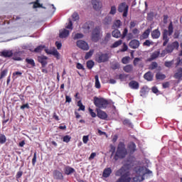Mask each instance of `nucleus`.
Segmentation results:
<instances>
[{
  "label": "nucleus",
  "mask_w": 182,
  "mask_h": 182,
  "mask_svg": "<svg viewBox=\"0 0 182 182\" xmlns=\"http://www.w3.org/2000/svg\"><path fill=\"white\" fill-rule=\"evenodd\" d=\"M112 36L113 38H116L117 39H119V38H122V33L119 29L115 28L112 32Z\"/></svg>",
  "instance_id": "obj_26"
},
{
  "label": "nucleus",
  "mask_w": 182,
  "mask_h": 182,
  "mask_svg": "<svg viewBox=\"0 0 182 182\" xmlns=\"http://www.w3.org/2000/svg\"><path fill=\"white\" fill-rule=\"evenodd\" d=\"M95 59L97 63H105V62L109 60V54L101 53L97 55Z\"/></svg>",
  "instance_id": "obj_8"
},
{
  "label": "nucleus",
  "mask_w": 182,
  "mask_h": 182,
  "mask_svg": "<svg viewBox=\"0 0 182 182\" xmlns=\"http://www.w3.org/2000/svg\"><path fill=\"white\" fill-rule=\"evenodd\" d=\"M97 117L99 119H101V120H107V117H109L106 112L100 109H96Z\"/></svg>",
  "instance_id": "obj_10"
},
{
  "label": "nucleus",
  "mask_w": 182,
  "mask_h": 182,
  "mask_svg": "<svg viewBox=\"0 0 182 182\" xmlns=\"http://www.w3.org/2000/svg\"><path fill=\"white\" fill-rule=\"evenodd\" d=\"M25 62L28 65V68H35L36 66L35 60L32 58H26Z\"/></svg>",
  "instance_id": "obj_25"
},
{
  "label": "nucleus",
  "mask_w": 182,
  "mask_h": 182,
  "mask_svg": "<svg viewBox=\"0 0 182 182\" xmlns=\"http://www.w3.org/2000/svg\"><path fill=\"white\" fill-rule=\"evenodd\" d=\"M117 11L120 14L123 13L122 16L124 18H127L129 14V5H127L126 2H122L119 4Z\"/></svg>",
  "instance_id": "obj_6"
},
{
  "label": "nucleus",
  "mask_w": 182,
  "mask_h": 182,
  "mask_svg": "<svg viewBox=\"0 0 182 182\" xmlns=\"http://www.w3.org/2000/svg\"><path fill=\"white\" fill-rule=\"evenodd\" d=\"M111 174H112V168H106L103 171L102 177H105V178H107V177H110Z\"/></svg>",
  "instance_id": "obj_23"
},
{
  "label": "nucleus",
  "mask_w": 182,
  "mask_h": 182,
  "mask_svg": "<svg viewBox=\"0 0 182 182\" xmlns=\"http://www.w3.org/2000/svg\"><path fill=\"white\" fill-rule=\"evenodd\" d=\"M123 70H124L126 73H132V72H133V65H127L123 68Z\"/></svg>",
  "instance_id": "obj_33"
},
{
  "label": "nucleus",
  "mask_w": 182,
  "mask_h": 182,
  "mask_svg": "<svg viewBox=\"0 0 182 182\" xmlns=\"http://www.w3.org/2000/svg\"><path fill=\"white\" fill-rule=\"evenodd\" d=\"M71 139H72V137L70 136L65 135L63 138V141H64L65 143H69V141H70Z\"/></svg>",
  "instance_id": "obj_52"
},
{
  "label": "nucleus",
  "mask_w": 182,
  "mask_h": 182,
  "mask_svg": "<svg viewBox=\"0 0 182 182\" xmlns=\"http://www.w3.org/2000/svg\"><path fill=\"white\" fill-rule=\"evenodd\" d=\"M66 29H73V23H72V20L69 21L68 25L65 26Z\"/></svg>",
  "instance_id": "obj_60"
},
{
  "label": "nucleus",
  "mask_w": 182,
  "mask_h": 182,
  "mask_svg": "<svg viewBox=\"0 0 182 182\" xmlns=\"http://www.w3.org/2000/svg\"><path fill=\"white\" fill-rule=\"evenodd\" d=\"M94 105L97 109H106L109 105V101L103 97H94Z\"/></svg>",
  "instance_id": "obj_5"
},
{
  "label": "nucleus",
  "mask_w": 182,
  "mask_h": 182,
  "mask_svg": "<svg viewBox=\"0 0 182 182\" xmlns=\"http://www.w3.org/2000/svg\"><path fill=\"white\" fill-rule=\"evenodd\" d=\"M151 45H153V42L150 41V40H146L143 43L144 46H150Z\"/></svg>",
  "instance_id": "obj_56"
},
{
  "label": "nucleus",
  "mask_w": 182,
  "mask_h": 182,
  "mask_svg": "<svg viewBox=\"0 0 182 182\" xmlns=\"http://www.w3.org/2000/svg\"><path fill=\"white\" fill-rule=\"evenodd\" d=\"M73 173H75V168L70 167V166H67L65 168V173L67 176H70V174H73Z\"/></svg>",
  "instance_id": "obj_32"
},
{
  "label": "nucleus",
  "mask_w": 182,
  "mask_h": 182,
  "mask_svg": "<svg viewBox=\"0 0 182 182\" xmlns=\"http://www.w3.org/2000/svg\"><path fill=\"white\" fill-rule=\"evenodd\" d=\"M6 143V136L4 134H0V144Z\"/></svg>",
  "instance_id": "obj_40"
},
{
  "label": "nucleus",
  "mask_w": 182,
  "mask_h": 182,
  "mask_svg": "<svg viewBox=\"0 0 182 182\" xmlns=\"http://www.w3.org/2000/svg\"><path fill=\"white\" fill-rule=\"evenodd\" d=\"M82 141H83L84 144H87V141H89V135L83 136Z\"/></svg>",
  "instance_id": "obj_57"
},
{
  "label": "nucleus",
  "mask_w": 182,
  "mask_h": 182,
  "mask_svg": "<svg viewBox=\"0 0 182 182\" xmlns=\"http://www.w3.org/2000/svg\"><path fill=\"white\" fill-rule=\"evenodd\" d=\"M134 66H137L138 68H144V63H143V60L140 58H135L133 61Z\"/></svg>",
  "instance_id": "obj_18"
},
{
  "label": "nucleus",
  "mask_w": 182,
  "mask_h": 182,
  "mask_svg": "<svg viewBox=\"0 0 182 182\" xmlns=\"http://www.w3.org/2000/svg\"><path fill=\"white\" fill-rule=\"evenodd\" d=\"M173 77L178 80H181L182 79V68H178L173 75Z\"/></svg>",
  "instance_id": "obj_20"
},
{
  "label": "nucleus",
  "mask_w": 182,
  "mask_h": 182,
  "mask_svg": "<svg viewBox=\"0 0 182 182\" xmlns=\"http://www.w3.org/2000/svg\"><path fill=\"white\" fill-rule=\"evenodd\" d=\"M43 49H45V46H38L37 48L34 49V52L36 53H41V52H42Z\"/></svg>",
  "instance_id": "obj_41"
},
{
  "label": "nucleus",
  "mask_w": 182,
  "mask_h": 182,
  "mask_svg": "<svg viewBox=\"0 0 182 182\" xmlns=\"http://www.w3.org/2000/svg\"><path fill=\"white\" fill-rule=\"evenodd\" d=\"M88 112L91 117H96V112H94V111H93V109H92V108H89Z\"/></svg>",
  "instance_id": "obj_61"
},
{
  "label": "nucleus",
  "mask_w": 182,
  "mask_h": 182,
  "mask_svg": "<svg viewBox=\"0 0 182 182\" xmlns=\"http://www.w3.org/2000/svg\"><path fill=\"white\" fill-rule=\"evenodd\" d=\"M69 31L66 29H63V31H60L59 37L61 38V39H63V38H68L69 36Z\"/></svg>",
  "instance_id": "obj_28"
},
{
  "label": "nucleus",
  "mask_w": 182,
  "mask_h": 182,
  "mask_svg": "<svg viewBox=\"0 0 182 182\" xmlns=\"http://www.w3.org/2000/svg\"><path fill=\"white\" fill-rule=\"evenodd\" d=\"M33 8H42V4L37 0L33 4Z\"/></svg>",
  "instance_id": "obj_64"
},
{
  "label": "nucleus",
  "mask_w": 182,
  "mask_h": 182,
  "mask_svg": "<svg viewBox=\"0 0 182 182\" xmlns=\"http://www.w3.org/2000/svg\"><path fill=\"white\" fill-rule=\"evenodd\" d=\"M117 11V9L116 8V6H111V10L109 11V15H116Z\"/></svg>",
  "instance_id": "obj_51"
},
{
  "label": "nucleus",
  "mask_w": 182,
  "mask_h": 182,
  "mask_svg": "<svg viewBox=\"0 0 182 182\" xmlns=\"http://www.w3.org/2000/svg\"><path fill=\"white\" fill-rule=\"evenodd\" d=\"M95 87L97 89H100L101 85H100V81H99V75H95Z\"/></svg>",
  "instance_id": "obj_39"
},
{
  "label": "nucleus",
  "mask_w": 182,
  "mask_h": 182,
  "mask_svg": "<svg viewBox=\"0 0 182 182\" xmlns=\"http://www.w3.org/2000/svg\"><path fill=\"white\" fill-rule=\"evenodd\" d=\"M129 60H130V57L126 56V57L122 58V63L124 65H127V63H129Z\"/></svg>",
  "instance_id": "obj_49"
},
{
  "label": "nucleus",
  "mask_w": 182,
  "mask_h": 182,
  "mask_svg": "<svg viewBox=\"0 0 182 182\" xmlns=\"http://www.w3.org/2000/svg\"><path fill=\"white\" fill-rule=\"evenodd\" d=\"M173 65H174V60L166 61L164 63V66H166V68H171Z\"/></svg>",
  "instance_id": "obj_50"
},
{
  "label": "nucleus",
  "mask_w": 182,
  "mask_h": 182,
  "mask_svg": "<svg viewBox=\"0 0 182 182\" xmlns=\"http://www.w3.org/2000/svg\"><path fill=\"white\" fill-rule=\"evenodd\" d=\"M77 69L81 70H85V67L81 63H78L76 65Z\"/></svg>",
  "instance_id": "obj_62"
},
{
  "label": "nucleus",
  "mask_w": 182,
  "mask_h": 182,
  "mask_svg": "<svg viewBox=\"0 0 182 182\" xmlns=\"http://www.w3.org/2000/svg\"><path fill=\"white\" fill-rule=\"evenodd\" d=\"M156 77L159 80H164V78L166 77V75L161 74V73H157L156 75Z\"/></svg>",
  "instance_id": "obj_45"
},
{
  "label": "nucleus",
  "mask_w": 182,
  "mask_h": 182,
  "mask_svg": "<svg viewBox=\"0 0 182 182\" xmlns=\"http://www.w3.org/2000/svg\"><path fill=\"white\" fill-rule=\"evenodd\" d=\"M173 32H174V27L173 26V21H171L168 26V30L164 29L162 33L163 36V46H167V43L170 42V38L168 36H171L173 35Z\"/></svg>",
  "instance_id": "obj_3"
},
{
  "label": "nucleus",
  "mask_w": 182,
  "mask_h": 182,
  "mask_svg": "<svg viewBox=\"0 0 182 182\" xmlns=\"http://www.w3.org/2000/svg\"><path fill=\"white\" fill-rule=\"evenodd\" d=\"M179 37H180V31L177 30L174 32L173 38L174 39H178Z\"/></svg>",
  "instance_id": "obj_63"
},
{
  "label": "nucleus",
  "mask_w": 182,
  "mask_h": 182,
  "mask_svg": "<svg viewBox=\"0 0 182 182\" xmlns=\"http://www.w3.org/2000/svg\"><path fill=\"white\" fill-rule=\"evenodd\" d=\"M92 5L95 11H100L102 9V1L100 0H92Z\"/></svg>",
  "instance_id": "obj_15"
},
{
  "label": "nucleus",
  "mask_w": 182,
  "mask_h": 182,
  "mask_svg": "<svg viewBox=\"0 0 182 182\" xmlns=\"http://www.w3.org/2000/svg\"><path fill=\"white\" fill-rule=\"evenodd\" d=\"M95 53V50H90L89 52L86 53L85 59L87 60V59H90L92 56H93V53Z\"/></svg>",
  "instance_id": "obj_38"
},
{
  "label": "nucleus",
  "mask_w": 182,
  "mask_h": 182,
  "mask_svg": "<svg viewBox=\"0 0 182 182\" xmlns=\"http://www.w3.org/2000/svg\"><path fill=\"white\" fill-rule=\"evenodd\" d=\"M179 47L180 43H178V41H174L168 43L166 48L161 51V58H164V56L168 53H173V51L175 50H178Z\"/></svg>",
  "instance_id": "obj_4"
},
{
  "label": "nucleus",
  "mask_w": 182,
  "mask_h": 182,
  "mask_svg": "<svg viewBox=\"0 0 182 182\" xmlns=\"http://www.w3.org/2000/svg\"><path fill=\"white\" fill-rule=\"evenodd\" d=\"M129 46L131 49H139L140 46V41L136 39L132 40L129 43Z\"/></svg>",
  "instance_id": "obj_16"
},
{
  "label": "nucleus",
  "mask_w": 182,
  "mask_h": 182,
  "mask_svg": "<svg viewBox=\"0 0 182 182\" xmlns=\"http://www.w3.org/2000/svg\"><path fill=\"white\" fill-rule=\"evenodd\" d=\"M95 26V23L92 21H87L82 26V28L85 31V32H90L93 27Z\"/></svg>",
  "instance_id": "obj_11"
},
{
  "label": "nucleus",
  "mask_w": 182,
  "mask_h": 182,
  "mask_svg": "<svg viewBox=\"0 0 182 182\" xmlns=\"http://www.w3.org/2000/svg\"><path fill=\"white\" fill-rule=\"evenodd\" d=\"M144 180V173H141V171H137L136 175L133 178L134 182H141Z\"/></svg>",
  "instance_id": "obj_12"
},
{
  "label": "nucleus",
  "mask_w": 182,
  "mask_h": 182,
  "mask_svg": "<svg viewBox=\"0 0 182 182\" xmlns=\"http://www.w3.org/2000/svg\"><path fill=\"white\" fill-rule=\"evenodd\" d=\"M136 144L131 141L127 145L128 151L130 154H134V152L137 151Z\"/></svg>",
  "instance_id": "obj_14"
},
{
  "label": "nucleus",
  "mask_w": 182,
  "mask_h": 182,
  "mask_svg": "<svg viewBox=\"0 0 182 182\" xmlns=\"http://www.w3.org/2000/svg\"><path fill=\"white\" fill-rule=\"evenodd\" d=\"M127 33H129V30L127 28H125L122 32V34H121V39H124L127 36Z\"/></svg>",
  "instance_id": "obj_46"
},
{
  "label": "nucleus",
  "mask_w": 182,
  "mask_h": 182,
  "mask_svg": "<svg viewBox=\"0 0 182 182\" xmlns=\"http://www.w3.org/2000/svg\"><path fill=\"white\" fill-rule=\"evenodd\" d=\"M93 66H95V62L93 60H90L87 62V69H90V70L92 69Z\"/></svg>",
  "instance_id": "obj_43"
},
{
  "label": "nucleus",
  "mask_w": 182,
  "mask_h": 182,
  "mask_svg": "<svg viewBox=\"0 0 182 182\" xmlns=\"http://www.w3.org/2000/svg\"><path fill=\"white\" fill-rule=\"evenodd\" d=\"M129 49V47L127 46V44L126 43H124L122 45V48L120 50V52H126Z\"/></svg>",
  "instance_id": "obj_54"
},
{
  "label": "nucleus",
  "mask_w": 182,
  "mask_h": 182,
  "mask_svg": "<svg viewBox=\"0 0 182 182\" xmlns=\"http://www.w3.org/2000/svg\"><path fill=\"white\" fill-rule=\"evenodd\" d=\"M159 56H161V53H160V50H156L151 55V59H156Z\"/></svg>",
  "instance_id": "obj_42"
},
{
  "label": "nucleus",
  "mask_w": 182,
  "mask_h": 182,
  "mask_svg": "<svg viewBox=\"0 0 182 182\" xmlns=\"http://www.w3.org/2000/svg\"><path fill=\"white\" fill-rule=\"evenodd\" d=\"M72 18L73 19V21H79V14H77V12H75L73 15H72Z\"/></svg>",
  "instance_id": "obj_55"
},
{
  "label": "nucleus",
  "mask_w": 182,
  "mask_h": 182,
  "mask_svg": "<svg viewBox=\"0 0 182 182\" xmlns=\"http://www.w3.org/2000/svg\"><path fill=\"white\" fill-rule=\"evenodd\" d=\"M147 93H149V87H147V86L142 87L140 90V96L143 97L146 96Z\"/></svg>",
  "instance_id": "obj_29"
},
{
  "label": "nucleus",
  "mask_w": 182,
  "mask_h": 182,
  "mask_svg": "<svg viewBox=\"0 0 182 182\" xmlns=\"http://www.w3.org/2000/svg\"><path fill=\"white\" fill-rule=\"evenodd\" d=\"M110 38H112V34H110V33H107L105 37V41L109 42V41H110Z\"/></svg>",
  "instance_id": "obj_59"
},
{
  "label": "nucleus",
  "mask_w": 182,
  "mask_h": 182,
  "mask_svg": "<svg viewBox=\"0 0 182 182\" xmlns=\"http://www.w3.org/2000/svg\"><path fill=\"white\" fill-rule=\"evenodd\" d=\"M151 35L152 39H159L160 38V35H161V34L160 33V31H159V28H157V29L154 30L151 32Z\"/></svg>",
  "instance_id": "obj_24"
},
{
  "label": "nucleus",
  "mask_w": 182,
  "mask_h": 182,
  "mask_svg": "<svg viewBox=\"0 0 182 182\" xmlns=\"http://www.w3.org/2000/svg\"><path fill=\"white\" fill-rule=\"evenodd\" d=\"M153 73L151 72H147L144 75V78L145 80H148V82H151L153 80Z\"/></svg>",
  "instance_id": "obj_27"
},
{
  "label": "nucleus",
  "mask_w": 182,
  "mask_h": 182,
  "mask_svg": "<svg viewBox=\"0 0 182 182\" xmlns=\"http://www.w3.org/2000/svg\"><path fill=\"white\" fill-rule=\"evenodd\" d=\"M120 68V64L116 63L112 64V69H113V70H116L117 69H119Z\"/></svg>",
  "instance_id": "obj_58"
},
{
  "label": "nucleus",
  "mask_w": 182,
  "mask_h": 182,
  "mask_svg": "<svg viewBox=\"0 0 182 182\" xmlns=\"http://www.w3.org/2000/svg\"><path fill=\"white\" fill-rule=\"evenodd\" d=\"M45 50L48 55H53V56L55 57L57 60H59V59H60V53H59L58 50H56V49H54V50L46 49Z\"/></svg>",
  "instance_id": "obj_13"
},
{
  "label": "nucleus",
  "mask_w": 182,
  "mask_h": 182,
  "mask_svg": "<svg viewBox=\"0 0 182 182\" xmlns=\"http://www.w3.org/2000/svg\"><path fill=\"white\" fill-rule=\"evenodd\" d=\"M38 62L41 64L42 68H45L48 65V57L45 55L38 56Z\"/></svg>",
  "instance_id": "obj_17"
},
{
  "label": "nucleus",
  "mask_w": 182,
  "mask_h": 182,
  "mask_svg": "<svg viewBox=\"0 0 182 182\" xmlns=\"http://www.w3.org/2000/svg\"><path fill=\"white\" fill-rule=\"evenodd\" d=\"M127 77H129V75L127 74H119V79L121 82H126L127 80Z\"/></svg>",
  "instance_id": "obj_36"
},
{
  "label": "nucleus",
  "mask_w": 182,
  "mask_h": 182,
  "mask_svg": "<svg viewBox=\"0 0 182 182\" xmlns=\"http://www.w3.org/2000/svg\"><path fill=\"white\" fill-rule=\"evenodd\" d=\"M127 154H129V151L126 148L124 142H119L114 155V160H115V161H117V160H123V159H126Z\"/></svg>",
  "instance_id": "obj_2"
},
{
  "label": "nucleus",
  "mask_w": 182,
  "mask_h": 182,
  "mask_svg": "<svg viewBox=\"0 0 182 182\" xmlns=\"http://www.w3.org/2000/svg\"><path fill=\"white\" fill-rule=\"evenodd\" d=\"M0 55L3 58H12V56H14V53L11 50H4L1 53Z\"/></svg>",
  "instance_id": "obj_22"
},
{
  "label": "nucleus",
  "mask_w": 182,
  "mask_h": 182,
  "mask_svg": "<svg viewBox=\"0 0 182 182\" xmlns=\"http://www.w3.org/2000/svg\"><path fill=\"white\" fill-rule=\"evenodd\" d=\"M120 26H122V21L120 20H117L112 26V29H119Z\"/></svg>",
  "instance_id": "obj_34"
},
{
  "label": "nucleus",
  "mask_w": 182,
  "mask_h": 182,
  "mask_svg": "<svg viewBox=\"0 0 182 182\" xmlns=\"http://www.w3.org/2000/svg\"><path fill=\"white\" fill-rule=\"evenodd\" d=\"M122 43H123V41H122V40H118V41H115V42L111 46V48H118V46H120V45H122Z\"/></svg>",
  "instance_id": "obj_37"
},
{
  "label": "nucleus",
  "mask_w": 182,
  "mask_h": 182,
  "mask_svg": "<svg viewBox=\"0 0 182 182\" xmlns=\"http://www.w3.org/2000/svg\"><path fill=\"white\" fill-rule=\"evenodd\" d=\"M21 55H22V52L18 51L13 53V60H22V58H21Z\"/></svg>",
  "instance_id": "obj_30"
},
{
  "label": "nucleus",
  "mask_w": 182,
  "mask_h": 182,
  "mask_svg": "<svg viewBox=\"0 0 182 182\" xmlns=\"http://www.w3.org/2000/svg\"><path fill=\"white\" fill-rule=\"evenodd\" d=\"M109 147H110L109 152L112 153L111 156H113V154H116V146H114V145L113 144H110Z\"/></svg>",
  "instance_id": "obj_48"
},
{
  "label": "nucleus",
  "mask_w": 182,
  "mask_h": 182,
  "mask_svg": "<svg viewBox=\"0 0 182 182\" xmlns=\"http://www.w3.org/2000/svg\"><path fill=\"white\" fill-rule=\"evenodd\" d=\"M129 86L131 89H134V90H137V89L140 87L139 84L137 82V81H135V80H132L129 83Z\"/></svg>",
  "instance_id": "obj_21"
},
{
  "label": "nucleus",
  "mask_w": 182,
  "mask_h": 182,
  "mask_svg": "<svg viewBox=\"0 0 182 182\" xmlns=\"http://www.w3.org/2000/svg\"><path fill=\"white\" fill-rule=\"evenodd\" d=\"M82 38H83V34L80 33H77L73 36L74 41H77V39H82Z\"/></svg>",
  "instance_id": "obj_44"
},
{
  "label": "nucleus",
  "mask_w": 182,
  "mask_h": 182,
  "mask_svg": "<svg viewBox=\"0 0 182 182\" xmlns=\"http://www.w3.org/2000/svg\"><path fill=\"white\" fill-rule=\"evenodd\" d=\"M91 39L92 42H99L100 40V27H95V28L92 31Z\"/></svg>",
  "instance_id": "obj_7"
},
{
  "label": "nucleus",
  "mask_w": 182,
  "mask_h": 182,
  "mask_svg": "<svg viewBox=\"0 0 182 182\" xmlns=\"http://www.w3.org/2000/svg\"><path fill=\"white\" fill-rule=\"evenodd\" d=\"M53 177L55 180H63V174L58 170L53 171Z\"/></svg>",
  "instance_id": "obj_19"
},
{
  "label": "nucleus",
  "mask_w": 182,
  "mask_h": 182,
  "mask_svg": "<svg viewBox=\"0 0 182 182\" xmlns=\"http://www.w3.org/2000/svg\"><path fill=\"white\" fill-rule=\"evenodd\" d=\"M77 46L80 48V49H82V50H89V45L86 41L83 40H80L77 41Z\"/></svg>",
  "instance_id": "obj_9"
},
{
  "label": "nucleus",
  "mask_w": 182,
  "mask_h": 182,
  "mask_svg": "<svg viewBox=\"0 0 182 182\" xmlns=\"http://www.w3.org/2000/svg\"><path fill=\"white\" fill-rule=\"evenodd\" d=\"M102 23L104 25H110V23H112V17L109 16L105 17V19L102 21Z\"/></svg>",
  "instance_id": "obj_35"
},
{
  "label": "nucleus",
  "mask_w": 182,
  "mask_h": 182,
  "mask_svg": "<svg viewBox=\"0 0 182 182\" xmlns=\"http://www.w3.org/2000/svg\"><path fill=\"white\" fill-rule=\"evenodd\" d=\"M134 164L133 161H128L124 166L120 168L115 173L117 177H119L116 182H130L132 181V178H130V168L133 167Z\"/></svg>",
  "instance_id": "obj_1"
},
{
  "label": "nucleus",
  "mask_w": 182,
  "mask_h": 182,
  "mask_svg": "<svg viewBox=\"0 0 182 182\" xmlns=\"http://www.w3.org/2000/svg\"><path fill=\"white\" fill-rule=\"evenodd\" d=\"M150 36V28H147L140 36V39H147Z\"/></svg>",
  "instance_id": "obj_31"
},
{
  "label": "nucleus",
  "mask_w": 182,
  "mask_h": 182,
  "mask_svg": "<svg viewBox=\"0 0 182 182\" xmlns=\"http://www.w3.org/2000/svg\"><path fill=\"white\" fill-rule=\"evenodd\" d=\"M122 123L124 126H128V127H132V122H130V119H125L123 120Z\"/></svg>",
  "instance_id": "obj_47"
},
{
  "label": "nucleus",
  "mask_w": 182,
  "mask_h": 182,
  "mask_svg": "<svg viewBox=\"0 0 182 182\" xmlns=\"http://www.w3.org/2000/svg\"><path fill=\"white\" fill-rule=\"evenodd\" d=\"M157 66H159V65L156 62H152L149 67V69H151V70H154V69H156Z\"/></svg>",
  "instance_id": "obj_53"
}]
</instances>
